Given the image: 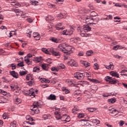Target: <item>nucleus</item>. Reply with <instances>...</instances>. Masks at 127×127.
<instances>
[{"instance_id": "1", "label": "nucleus", "mask_w": 127, "mask_h": 127, "mask_svg": "<svg viewBox=\"0 0 127 127\" xmlns=\"http://www.w3.org/2000/svg\"><path fill=\"white\" fill-rule=\"evenodd\" d=\"M68 44H62L58 46V50L60 51H62L64 52V53H66L67 55H69L71 54V53H73V50H72V48L68 49Z\"/></svg>"}, {"instance_id": "2", "label": "nucleus", "mask_w": 127, "mask_h": 127, "mask_svg": "<svg viewBox=\"0 0 127 127\" xmlns=\"http://www.w3.org/2000/svg\"><path fill=\"white\" fill-rule=\"evenodd\" d=\"M99 19L100 18H97L94 19V18H93V17H91V16H87L83 19V22L84 23H86V22H89V21H96V22H98Z\"/></svg>"}, {"instance_id": "3", "label": "nucleus", "mask_w": 127, "mask_h": 127, "mask_svg": "<svg viewBox=\"0 0 127 127\" xmlns=\"http://www.w3.org/2000/svg\"><path fill=\"white\" fill-rule=\"evenodd\" d=\"M42 105H43V102L41 101H35L33 103V109H38V108H40Z\"/></svg>"}, {"instance_id": "4", "label": "nucleus", "mask_w": 127, "mask_h": 127, "mask_svg": "<svg viewBox=\"0 0 127 127\" xmlns=\"http://www.w3.org/2000/svg\"><path fill=\"white\" fill-rule=\"evenodd\" d=\"M74 78L77 79L78 80H83L84 79V75H83V73L76 72L74 75Z\"/></svg>"}, {"instance_id": "5", "label": "nucleus", "mask_w": 127, "mask_h": 127, "mask_svg": "<svg viewBox=\"0 0 127 127\" xmlns=\"http://www.w3.org/2000/svg\"><path fill=\"white\" fill-rule=\"evenodd\" d=\"M52 48H53L47 49L46 48H42L41 50L43 52H44V53L50 55L52 51Z\"/></svg>"}, {"instance_id": "6", "label": "nucleus", "mask_w": 127, "mask_h": 127, "mask_svg": "<svg viewBox=\"0 0 127 127\" xmlns=\"http://www.w3.org/2000/svg\"><path fill=\"white\" fill-rule=\"evenodd\" d=\"M53 56H55V57H58V58H60V56L61 55V54L59 52H56L55 51V50L53 49V48L52 49V52L51 53Z\"/></svg>"}, {"instance_id": "7", "label": "nucleus", "mask_w": 127, "mask_h": 127, "mask_svg": "<svg viewBox=\"0 0 127 127\" xmlns=\"http://www.w3.org/2000/svg\"><path fill=\"white\" fill-rule=\"evenodd\" d=\"M63 35H71L73 34V29L69 30H64L63 31Z\"/></svg>"}, {"instance_id": "8", "label": "nucleus", "mask_w": 127, "mask_h": 127, "mask_svg": "<svg viewBox=\"0 0 127 127\" xmlns=\"http://www.w3.org/2000/svg\"><path fill=\"white\" fill-rule=\"evenodd\" d=\"M67 64L69 66H74V67H77V66H78V64H77V63H76V62H75V61H74V60L73 59H71L70 61H68Z\"/></svg>"}, {"instance_id": "9", "label": "nucleus", "mask_w": 127, "mask_h": 127, "mask_svg": "<svg viewBox=\"0 0 127 127\" xmlns=\"http://www.w3.org/2000/svg\"><path fill=\"white\" fill-rule=\"evenodd\" d=\"M29 91V95L30 97H32V98H35V90L33 89V88H31L30 90H28Z\"/></svg>"}, {"instance_id": "10", "label": "nucleus", "mask_w": 127, "mask_h": 127, "mask_svg": "<svg viewBox=\"0 0 127 127\" xmlns=\"http://www.w3.org/2000/svg\"><path fill=\"white\" fill-rule=\"evenodd\" d=\"M104 66L106 69H108V70H114V64L113 63H110L109 65L104 64Z\"/></svg>"}, {"instance_id": "11", "label": "nucleus", "mask_w": 127, "mask_h": 127, "mask_svg": "<svg viewBox=\"0 0 127 127\" xmlns=\"http://www.w3.org/2000/svg\"><path fill=\"white\" fill-rule=\"evenodd\" d=\"M64 28L65 27L64 26L62 25V23H58L56 25V29H57V30H61V29H64Z\"/></svg>"}, {"instance_id": "12", "label": "nucleus", "mask_w": 127, "mask_h": 127, "mask_svg": "<svg viewBox=\"0 0 127 127\" xmlns=\"http://www.w3.org/2000/svg\"><path fill=\"white\" fill-rule=\"evenodd\" d=\"M80 63L83 64L85 67H89L91 66V64L88 63V62H86L85 61H80Z\"/></svg>"}, {"instance_id": "13", "label": "nucleus", "mask_w": 127, "mask_h": 127, "mask_svg": "<svg viewBox=\"0 0 127 127\" xmlns=\"http://www.w3.org/2000/svg\"><path fill=\"white\" fill-rule=\"evenodd\" d=\"M49 64H44L42 65V68L45 70L46 71H47L49 69Z\"/></svg>"}, {"instance_id": "14", "label": "nucleus", "mask_w": 127, "mask_h": 127, "mask_svg": "<svg viewBox=\"0 0 127 127\" xmlns=\"http://www.w3.org/2000/svg\"><path fill=\"white\" fill-rule=\"evenodd\" d=\"M48 100H51V101H54L56 100V96L54 94H51L48 97Z\"/></svg>"}, {"instance_id": "15", "label": "nucleus", "mask_w": 127, "mask_h": 127, "mask_svg": "<svg viewBox=\"0 0 127 127\" xmlns=\"http://www.w3.org/2000/svg\"><path fill=\"white\" fill-rule=\"evenodd\" d=\"M10 74L12 76L14 77V78H15L16 79H17L18 78V73L17 72H15V71H12L10 72Z\"/></svg>"}, {"instance_id": "16", "label": "nucleus", "mask_w": 127, "mask_h": 127, "mask_svg": "<svg viewBox=\"0 0 127 127\" xmlns=\"http://www.w3.org/2000/svg\"><path fill=\"white\" fill-rule=\"evenodd\" d=\"M117 95V93H105L104 94H103V96L104 97V98H106L107 97H110V96H116Z\"/></svg>"}, {"instance_id": "17", "label": "nucleus", "mask_w": 127, "mask_h": 127, "mask_svg": "<svg viewBox=\"0 0 127 127\" xmlns=\"http://www.w3.org/2000/svg\"><path fill=\"white\" fill-rule=\"evenodd\" d=\"M110 75L113 77H116L117 78H119V73L117 72L111 71L110 72Z\"/></svg>"}, {"instance_id": "18", "label": "nucleus", "mask_w": 127, "mask_h": 127, "mask_svg": "<svg viewBox=\"0 0 127 127\" xmlns=\"http://www.w3.org/2000/svg\"><path fill=\"white\" fill-rule=\"evenodd\" d=\"M14 12L16 13L17 16H21L22 15V11L18 9L14 10Z\"/></svg>"}, {"instance_id": "19", "label": "nucleus", "mask_w": 127, "mask_h": 127, "mask_svg": "<svg viewBox=\"0 0 127 127\" xmlns=\"http://www.w3.org/2000/svg\"><path fill=\"white\" fill-rule=\"evenodd\" d=\"M83 29L85 31H90L91 28L89 25H84L83 27Z\"/></svg>"}, {"instance_id": "20", "label": "nucleus", "mask_w": 127, "mask_h": 127, "mask_svg": "<svg viewBox=\"0 0 127 127\" xmlns=\"http://www.w3.org/2000/svg\"><path fill=\"white\" fill-rule=\"evenodd\" d=\"M21 99L17 97L16 98V99L14 101L15 104H16V105H19V104H20V103H21Z\"/></svg>"}, {"instance_id": "21", "label": "nucleus", "mask_w": 127, "mask_h": 127, "mask_svg": "<svg viewBox=\"0 0 127 127\" xmlns=\"http://www.w3.org/2000/svg\"><path fill=\"white\" fill-rule=\"evenodd\" d=\"M117 100L115 98H111L108 100V102L109 104H114L116 103Z\"/></svg>"}, {"instance_id": "22", "label": "nucleus", "mask_w": 127, "mask_h": 127, "mask_svg": "<svg viewBox=\"0 0 127 127\" xmlns=\"http://www.w3.org/2000/svg\"><path fill=\"white\" fill-rule=\"evenodd\" d=\"M62 91L64 92V94H69L70 93V91L66 88V87H63Z\"/></svg>"}, {"instance_id": "23", "label": "nucleus", "mask_w": 127, "mask_h": 127, "mask_svg": "<svg viewBox=\"0 0 127 127\" xmlns=\"http://www.w3.org/2000/svg\"><path fill=\"white\" fill-rule=\"evenodd\" d=\"M54 19V17H53L51 15H49L46 18V20L47 21H51Z\"/></svg>"}, {"instance_id": "24", "label": "nucleus", "mask_w": 127, "mask_h": 127, "mask_svg": "<svg viewBox=\"0 0 127 127\" xmlns=\"http://www.w3.org/2000/svg\"><path fill=\"white\" fill-rule=\"evenodd\" d=\"M80 34L81 36H82V37H88L89 36H91V34H87V33H84L82 32L80 33Z\"/></svg>"}, {"instance_id": "25", "label": "nucleus", "mask_w": 127, "mask_h": 127, "mask_svg": "<svg viewBox=\"0 0 127 127\" xmlns=\"http://www.w3.org/2000/svg\"><path fill=\"white\" fill-rule=\"evenodd\" d=\"M41 82V83H52V84H54V83H55V82H52V80H42Z\"/></svg>"}, {"instance_id": "26", "label": "nucleus", "mask_w": 127, "mask_h": 127, "mask_svg": "<svg viewBox=\"0 0 127 127\" xmlns=\"http://www.w3.org/2000/svg\"><path fill=\"white\" fill-rule=\"evenodd\" d=\"M27 84L28 86H32V85H34V84H35V82L34 80H30L29 82H27Z\"/></svg>"}, {"instance_id": "27", "label": "nucleus", "mask_w": 127, "mask_h": 127, "mask_svg": "<svg viewBox=\"0 0 127 127\" xmlns=\"http://www.w3.org/2000/svg\"><path fill=\"white\" fill-rule=\"evenodd\" d=\"M118 80H106V82H109V84H116Z\"/></svg>"}, {"instance_id": "28", "label": "nucleus", "mask_w": 127, "mask_h": 127, "mask_svg": "<svg viewBox=\"0 0 127 127\" xmlns=\"http://www.w3.org/2000/svg\"><path fill=\"white\" fill-rule=\"evenodd\" d=\"M26 80H33L32 78V75L31 74H28L26 76Z\"/></svg>"}, {"instance_id": "29", "label": "nucleus", "mask_w": 127, "mask_h": 127, "mask_svg": "<svg viewBox=\"0 0 127 127\" xmlns=\"http://www.w3.org/2000/svg\"><path fill=\"white\" fill-rule=\"evenodd\" d=\"M30 3L32 5H38L37 3H38V2L36 0H31L30 1Z\"/></svg>"}, {"instance_id": "30", "label": "nucleus", "mask_w": 127, "mask_h": 127, "mask_svg": "<svg viewBox=\"0 0 127 127\" xmlns=\"http://www.w3.org/2000/svg\"><path fill=\"white\" fill-rule=\"evenodd\" d=\"M84 117H85V114H84V113H79L77 116V117L78 118V119H83Z\"/></svg>"}, {"instance_id": "31", "label": "nucleus", "mask_w": 127, "mask_h": 127, "mask_svg": "<svg viewBox=\"0 0 127 127\" xmlns=\"http://www.w3.org/2000/svg\"><path fill=\"white\" fill-rule=\"evenodd\" d=\"M33 72H36L37 73H39L40 72V68L38 67H35L33 68Z\"/></svg>"}, {"instance_id": "32", "label": "nucleus", "mask_w": 127, "mask_h": 127, "mask_svg": "<svg viewBox=\"0 0 127 127\" xmlns=\"http://www.w3.org/2000/svg\"><path fill=\"white\" fill-rule=\"evenodd\" d=\"M66 82L70 86H75V84L74 83H73V81L72 80H66Z\"/></svg>"}, {"instance_id": "33", "label": "nucleus", "mask_w": 127, "mask_h": 127, "mask_svg": "<svg viewBox=\"0 0 127 127\" xmlns=\"http://www.w3.org/2000/svg\"><path fill=\"white\" fill-rule=\"evenodd\" d=\"M10 127H16V121H13L10 124Z\"/></svg>"}, {"instance_id": "34", "label": "nucleus", "mask_w": 127, "mask_h": 127, "mask_svg": "<svg viewBox=\"0 0 127 127\" xmlns=\"http://www.w3.org/2000/svg\"><path fill=\"white\" fill-rule=\"evenodd\" d=\"M7 102V100L4 98L0 99V104H4Z\"/></svg>"}, {"instance_id": "35", "label": "nucleus", "mask_w": 127, "mask_h": 127, "mask_svg": "<svg viewBox=\"0 0 127 127\" xmlns=\"http://www.w3.org/2000/svg\"><path fill=\"white\" fill-rule=\"evenodd\" d=\"M30 59L28 58L27 56L24 58V61L25 62H26V63H27V64H29V63L30 62Z\"/></svg>"}, {"instance_id": "36", "label": "nucleus", "mask_w": 127, "mask_h": 127, "mask_svg": "<svg viewBox=\"0 0 127 127\" xmlns=\"http://www.w3.org/2000/svg\"><path fill=\"white\" fill-rule=\"evenodd\" d=\"M122 48H123L120 45H117L113 47L114 50H118V49H122Z\"/></svg>"}, {"instance_id": "37", "label": "nucleus", "mask_w": 127, "mask_h": 127, "mask_svg": "<svg viewBox=\"0 0 127 127\" xmlns=\"http://www.w3.org/2000/svg\"><path fill=\"white\" fill-rule=\"evenodd\" d=\"M98 15V14L95 11H92L90 13V16L91 17H94V16H97Z\"/></svg>"}, {"instance_id": "38", "label": "nucleus", "mask_w": 127, "mask_h": 127, "mask_svg": "<svg viewBox=\"0 0 127 127\" xmlns=\"http://www.w3.org/2000/svg\"><path fill=\"white\" fill-rule=\"evenodd\" d=\"M51 70L52 71H56L57 72H58V71H59V67H58V66L52 67Z\"/></svg>"}, {"instance_id": "39", "label": "nucleus", "mask_w": 127, "mask_h": 127, "mask_svg": "<svg viewBox=\"0 0 127 127\" xmlns=\"http://www.w3.org/2000/svg\"><path fill=\"white\" fill-rule=\"evenodd\" d=\"M35 108H33V109H31L32 111H34L35 114H39L40 111L38 109V108H37V109H35Z\"/></svg>"}, {"instance_id": "40", "label": "nucleus", "mask_w": 127, "mask_h": 127, "mask_svg": "<svg viewBox=\"0 0 127 127\" xmlns=\"http://www.w3.org/2000/svg\"><path fill=\"white\" fill-rule=\"evenodd\" d=\"M27 73V71H19V74L20 76H23L24 75H26V74Z\"/></svg>"}, {"instance_id": "41", "label": "nucleus", "mask_w": 127, "mask_h": 127, "mask_svg": "<svg viewBox=\"0 0 127 127\" xmlns=\"http://www.w3.org/2000/svg\"><path fill=\"white\" fill-rule=\"evenodd\" d=\"M126 72H127V70H123L121 71V75L122 76H127V73L123 74L124 73H126Z\"/></svg>"}, {"instance_id": "42", "label": "nucleus", "mask_w": 127, "mask_h": 127, "mask_svg": "<svg viewBox=\"0 0 127 127\" xmlns=\"http://www.w3.org/2000/svg\"><path fill=\"white\" fill-rule=\"evenodd\" d=\"M51 41L53 42H55V43H59V41H58V40L57 39V38H53L51 39Z\"/></svg>"}, {"instance_id": "43", "label": "nucleus", "mask_w": 127, "mask_h": 127, "mask_svg": "<svg viewBox=\"0 0 127 127\" xmlns=\"http://www.w3.org/2000/svg\"><path fill=\"white\" fill-rule=\"evenodd\" d=\"M0 93H1V94H2L3 96H5L7 94L6 91L3 90V89H0Z\"/></svg>"}, {"instance_id": "44", "label": "nucleus", "mask_w": 127, "mask_h": 127, "mask_svg": "<svg viewBox=\"0 0 127 127\" xmlns=\"http://www.w3.org/2000/svg\"><path fill=\"white\" fill-rule=\"evenodd\" d=\"M59 67V69H64L65 68V65L63 64H60V66H58Z\"/></svg>"}, {"instance_id": "45", "label": "nucleus", "mask_w": 127, "mask_h": 127, "mask_svg": "<svg viewBox=\"0 0 127 127\" xmlns=\"http://www.w3.org/2000/svg\"><path fill=\"white\" fill-rule=\"evenodd\" d=\"M74 40V42H75V41H78V40H80V38L79 37H75L74 38H72L70 39V41H73Z\"/></svg>"}, {"instance_id": "46", "label": "nucleus", "mask_w": 127, "mask_h": 127, "mask_svg": "<svg viewBox=\"0 0 127 127\" xmlns=\"http://www.w3.org/2000/svg\"><path fill=\"white\" fill-rule=\"evenodd\" d=\"M92 53H93V51H88L87 52H86V55L87 56H91Z\"/></svg>"}, {"instance_id": "47", "label": "nucleus", "mask_w": 127, "mask_h": 127, "mask_svg": "<svg viewBox=\"0 0 127 127\" xmlns=\"http://www.w3.org/2000/svg\"><path fill=\"white\" fill-rule=\"evenodd\" d=\"M90 81L91 82H92V83H94L95 84L101 83V81H100L99 80H90Z\"/></svg>"}, {"instance_id": "48", "label": "nucleus", "mask_w": 127, "mask_h": 127, "mask_svg": "<svg viewBox=\"0 0 127 127\" xmlns=\"http://www.w3.org/2000/svg\"><path fill=\"white\" fill-rule=\"evenodd\" d=\"M63 121V122H65V123H69V122L70 121V117L68 116L66 119L64 120Z\"/></svg>"}, {"instance_id": "49", "label": "nucleus", "mask_w": 127, "mask_h": 127, "mask_svg": "<svg viewBox=\"0 0 127 127\" xmlns=\"http://www.w3.org/2000/svg\"><path fill=\"white\" fill-rule=\"evenodd\" d=\"M2 118L3 120H5L6 119H8V117L7 116V114L6 113H4L2 116Z\"/></svg>"}, {"instance_id": "50", "label": "nucleus", "mask_w": 127, "mask_h": 127, "mask_svg": "<svg viewBox=\"0 0 127 127\" xmlns=\"http://www.w3.org/2000/svg\"><path fill=\"white\" fill-rule=\"evenodd\" d=\"M26 120H28V121H30V122H33V118H32L29 116H26Z\"/></svg>"}, {"instance_id": "51", "label": "nucleus", "mask_w": 127, "mask_h": 127, "mask_svg": "<svg viewBox=\"0 0 127 127\" xmlns=\"http://www.w3.org/2000/svg\"><path fill=\"white\" fill-rule=\"evenodd\" d=\"M27 21H28V22H29V23H31L33 22V19L31 18H29L27 19Z\"/></svg>"}, {"instance_id": "52", "label": "nucleus", "mask_w": 127, "mask_h": 127, "mask_svg": "<svg viewBox=\"0 0 127 127\" xmlns=\"http://www.w3.org/2000/svg\"><path fill=\"white\" fill-rule=\"evenodd\" d=\"M56 118L57 120H59L61 119H62V117H61V115H60V114H58V115L56 116Z\"/></svg>"}, {"instance_id": "53", "label": "nucleus", "mask_w": 127, "mask_h": 127, "mask_svg": "<svg viewBox=\"0 0 127 127\" xmlns=\"http://www.w3.org/2000/svg\"><path fill=\"white\" fill-rule=\"evenodd\" d=\"M39 35V34L38 32H34L33 34V36L34 38H36L37 36Z\"/></svg>"}, {"instance_id": "54", "label": "nucleus", "mask_w": 127, "mask_h": 127, "mask_svg": "<svg viewBox=\"0 0 127 127\" xmlns=\"http://www.w3.org/2000/svg\"><path fill=\"white\" fill-rule=\"evenodd\" d=\"M94 66L95 67H94V69H95V70H98V69H99V64L97 63L94 64Z\"/></svg>"}, {"instance_id": "55", "label": "nucleus", "mask_w": 127, "mask_h": 127, "mask_svg": "<svg viewBox=\"0 0 127 127\" xmlns=\"http://www.w3.org/2000/svg\"><path fill=\"white\" fill-rule=\"evenodd\" d=\"M52 60L51 59H48L46 60V62L49 63V64H51L52 63Z\"/></svg>"}, {"instance_id": "56", "label": "nucleus", "mask_w": 127, "mask_h": 127, "mask_svg": "<svg viewBox=\"0 0 127 127\" xmlns=\"http://www.w3.org/2000/svg\"><path fill=\"white\" fill-rule=\"evenodd\" d=\"M10 66L12 67V70H14L16 68V65L13 64H11Z\"/></svg>"}, {"instance_id": "57", "label": "nucleus", "mask_w": 127, "mask_h": 127, "mask_svg": "<svg viewBox=\"0 0 127 127\" xmlns=\"http://www.w3.org/2000/svg\"><path fill=\"white\" fill-rule=\"evenodd\" d=\"M78 56H84V52L80 51L78 52Z\"/></svg>"}, {"instance_id": "58", "label": "nucleus", "mask_w": 127, "mask_h": 127, "mask_svg": "<svg viewBox=\"0 0 127 127\" xmlns=\"http://www.w3.org/2000/svg\"><path fill=\"white\" fill-rule=\"evenodd\" d=\"M17 66H18L19 67H23V66H24V64H23V63L21 62V63H18L17 64Z\"/></svg>"}, {"instance_id": "59", "label": "nucleus", "mask_w": 127, "mask_h": 127, "mask_svg": "<svg viewBox=\"0 0 127 127\" xmlns=\"http://www.w3.org/2000/svg\"><path fill=\"white\" fill-rule=\"evenodd\" d=\"M123 106L125 108H127V101L126 100L124 101Z\"/></svg>"}, {"instance_id": "60", "label": "nucleus", "mask_w": 127, "mask_h": 127, "mask_svg": "<svg viewBox=\"0 0 127 127\" xmlns=\"http://www.w3.org/2000/svg\"><path fill=\"white\" fill-rule=\"evenodd\" d=\"M27 13H25L24 14H22V16H21V17H22V18H26V17H27Z\"/></svg>"}, {"instance_id": "61", "label": "nucleus", "mask_w": 127, "mask_h": 127, "mask_svg": "<svg viewBox=\"0 0 127 127\" xmlns=\"http://www.w3.org/2000/svg\"><path fill=\"white\" fill-rule=\"evenodd\" d=\"M87 110L89 112H90V113H93V112H94V111H95V110L92 108H89L87 109Z\"/></svg>"}, {"instance_id": "62", "label": "nucleus", "mask_w": 127, "mask_h": 127, "mask_svg": "<svg viewBox=\"0 0 127 127\" xmlns=\"http://www.w3.org/2000/svg\"><path fill=\"white\" fill-rule=\"evenodd\" d=\"M117 112L119 113V111H118V110H117V109H114L111 112H110V113L111 114H116V113H117Z\"/></svg>"}, {"instance_id": "63", "label": "nucleus", "mask_w": 127, "mask_h": 127, "mask_svg": "<svg viewBox=\"0 0 127 127\" xmlns=\"http://www.w3.org/2000/svg\"><path fill=\"white\" fill-rule=\"evenodd\" d=\"M25 96H29V92L28 91H25L24 92Z\"/></svg>"}, {"instance_id": "64", "label": "nucleus", "mask_w": 127, "mask_h": 127, "mask_svg": "<svg viewBox=\"0 0 127 127\" xmlns=\"http://www.w3.org/2000/svg\"><path fill=\"white\" fill-rule=\"evenodd\" d=\"M36 61L38 62V63H39L41 61V57H40V58H38V57H37L36 58Z\"/></svg>"}]
</instances>
